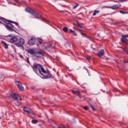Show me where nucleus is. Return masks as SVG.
Wrapping results in <instances>:
<instances>
[{
	"label": "nucleus",
	"instance_id": "obj_3",
	"mask_svg": "<svg viewBox=\"0 0 128 128\" xmlns=\"http://www.w3.org/2000/svg\"><path fill=\"white\" fill-rule=\"evenodd\" d=\"M25 10H26V12H28V14H32V16H34V18H40L38 17V12H36L34 10L30 8H26Z\"/></svg>",
	"mask_w": 128,
	"mask_h": 128
},
{
	"label": "nucleus",
	"instance_id": "obj_31",
	"mask_svg": "<svg viewBox=\"0 0 128 128\" xmlns=\"http://www.w3.org/2000/svg\"><path fill=\"white\" fill-rule=\"evenodd\" d=\"M72 34H74V36H78V34H76V33L74 31V32L72 33Z\"/></svg>",
	"mask_w": 128,
	"mask_h": 128
},
{
	"label": "nucleus",
	"instance_id": "obj_27",
	"mask_svg": "<svg viewBox=\"0 0 128 128\" xmlns=\"http://www.w3.org/2000/svg\"><path fill=\"white\" fill-rule=\"evenodd\" d=\"M46 74H48V75L51 74L50 72V70H46Z\"/></svg>",
	"mask_w": 128,
	"mask_h": 128
},
{
	"label": "nucleus",
	"instance_id": "obj_7",
	"mask_svg": "<svg viewBox=\"0 0 128 128\" xmlns=\"http://www.w3.org/2000/svg\"><path fill=\"white\" fill-rule=\"evenodd\" d=\"M34 56H36V58H42V56H44V53L40 52H35Z\"/></svg>",
	"mask_w": 128,
	"mask_h": 128
},
{
	"label": "nucleus",
	"instance_id": "obj_37",
	"mask_svg": "<svg viewBox=\"0 0 128 128\" xmlns=\"http://www.w3.org/2000/svg\"><path fill=\"white\" fill-rule=\"evenodd\" d=\"M119 0V2H126V0Z\"/></svg>",
	"mask_w": 128,
	"mask_h": 128
},
{
	"label": "nucleus",
	"instance_id": "obj_40",
	"mask_svg": "<svg viewBox=\"0 0 128 128\" xmlns=\"http://www.w3.org/2000/svg\"><path fill=\"white\" fill-rule=\"evenodd\" d=\"M27 62H28V63L30 62V60H28V58H27Z\"/></svg>",
	"mask_w": 128,
	"mask_h": 128
},
{
	"label": "nucleus",
	"instance_id": "obj_4",
	"mask_svg": "<svg viewBox=\"0 0 128 128\" xmlns=\"http://www.w3.org/2000/svg\"><path fill=\"white\" fill-rule=\"evenodd\" d=\"M12 98H14V100H17L18 104L17 106H20L22 104V102H20L22 101V98H20V96H17L16 94H13L11 95ZM20 100V101H18Z\"/></svg>",
	"mask_w": 128,
	"mask_h": 128
},
{
	"label": "nucleus",
	"instance_id": "obj_39",
	"mask_svg": "<svg viewBox=\"0 0 128 128\" xmlns=\"http://www.w3.org/2000/svg\"><path fill=\"white\" fill-rule=\"evenodd\" d=\"M8 36H10V38H12V34H9Z\"/></svg>",
	"mask_w": 128,
	"mask_h": 128
},
{
	"label": "nucleus",
	"instance_id": "obj_15",
	"mask_svg": "<svg viewBox=\"0 0 128 128\" xmlns=\"http://www.w3.org/2000/svg\"><path fill=\"white\" fill-rule=\"evenodd\" d=\"M23 110L24 112H28V114H30V112H32V110L28 108L24 107Z\"/></svg>",
	"mask_w": 128,
	"mask_h": 128
},
{
	"label": "nucleus",
	"instance_id": "obj_29",
	"mask_svg": "<svg viewBox=\"0 0 128 128\" xmlns=\"http://www.w3.org/2000/svg\"><path fill=\"white\" fill-rule=\"evenodd\" d=\"M0 20H1L4 22L6 20V19L4 18H0Z\"/></svg>",
	"mask_w": 128,
	"mask_h": 128
},
{
	"label": "nucleus",
	"instance_id": "obj_11",
	"mask_svg": "<svg viewBox=\"0 0 128 128\" xmlns=\"http://www.w3.org/2000/svg\"><path fill=\"white\" fill-rule=\"evenodd\" d=\"M104 8H112V10H118V8H120V5L116 4L110 7L108 6H104Z\"/></svg>",
	"mask_w": 128,
	"mask_h": 128
},
{
	"label": "nucleus",
	"instance_id": "obj_23",
	"mask_svg": "<svg viewBox=\"0 0 128 128\" xmlns=\"http://www.w3.org/2000/svg\"><path fill=\"white\" fill-rule=\"evenodd\" d=\"M78 4H76L75 6H74L72 7V10H76V8H78Z\"/></svg>",
	"mask_w": 128,
	"mask_h": 128
},
{
	"label": "nucleus",
	"instance_id": "obj_16",
	"mask_svg": "<svg viewBox=\"0 0 128 128\" xmlns=\"http://www.w3.org/2000/svg\"><path fill=\"white\" fill-rule=\"evenodd\" d=\"M1 44L4 45L5 50H8V45L6 44V43L4 41H2Z\"/></svg>",
	"mask_w": 128,
	"mask_h": 128
},
{
	"label": "nucleus",
	"instance_id": "obj_30",
	"mask_svg": "<svg viewBox=\"0 0 128 128\" xmlns=\"http://www.w3.org/2000/svg\"><path fill=\"white\" fill-rule=\"evenodd\" d=\"M78 26H79V28H82V25L78 24Z\"/></svg>",
	"mask_w": 128,
	"mask_h": 128
},
{
	"label": "nucleus",
	"instance_id": "obj_42",
	"mask_svg": "<svg viewBox=\"0 0 128 128\" xmlns=\"http://www.w3.org/2000/svg\"><path fill=\"white\" fill-rule=\"evenodd\" d=\"M38 42H39V44H42V42L40 41H39Z\"/></svg>",
	"mask_w": 128,
	"mask_h": 128
},
{
	"label": "nucleus",
	"instance_id": "obj_14",
	"mask_svg": "<svg viewBox=\"0 0 128 128\" xmlns=\"http://www.w3.org/2000/svg\"><path fill=\"white\" fill-rule=\"evenodd\" d=\"M17 40H18V37L16 36L12 37V38L10 39V42L14 44V42H16Z\"/></svg>",
	"mask_w": 128,
	"mask_h": 128
},
{
	"label": "nucleus",
	"instance_id": "obj_6",
	"mask_svg": "<svg viewBox=\"0 0 128 128\" xmlns=\"http://www.w3.org/2000/svg\"><path fill=\"white\" fill-rule=\"evenodd\" d=\"M22 44H24V40L23 38L19 39L18 40V42L15 44L16 46H22Z\"/></svg>",
	"mask_w": 128,
	"mask_h": 128
},
{
	"label": "nucleus",
	"instance_id": "obj_18",
	"mask_svg": "<svg viewBox=\"0 0 128 128\" xmlns=\"http://www.w3.org/2000/svg\"><path fill=\"white\" fill-rule=\"evenodd\" d=\"M100 10H94V12L92 14V16H96V14H100Z\"/></svg>",
	"mask_w": 128,
	"mask_h": 128
},
{
	"label": "nucleus",
	"instance_id": "obj_19",
	"mask_svg": "<svg viewBox=\"0 0 128 128\" xmlns=\"http://www.w3.org/2000/svg\"><path fill=\"white\" fill-rule=\"evenodd\" d=\"M52 78V74L46 76L44 77H43L42 78L43 80H46V78Z\"/></svg>",
	"mask_w": 128,
	"mask_h": 128
},
{
	"label": "nucleus",
	"instance_id": "obj_32",
	"mask_svg": "<svg viewBox=\"0 0 128 128\" xmlns=\"http://www.w3.org/2000/svg\"><path fill=\"white\" fill-rule=\"evenodd\" d=\"M70 32H72V34L73 32H74V30H72V29H70Z\"/></svg>",
	"mask_w": 128,
	"mask_h": 128
},
{
	"label": "nucleus",
	"instance_id": "obj_24",
	"mask_svg": "<svg viewBox=\"0 0 128 128\" xmlns=\"http://www.w3.org/2000/svg\"><path fill=\"white\" fill-rule=\"evenodd\" d=\"M123 51H124V52H126V54H128V48H124Z\"/></svg>",
	"mask_w": 128,
	"mask_h": 128
},
{
	"label": "nucleus",
	"instance_id": "obj_41",
	"mask_svg": "<svg viewBox=\"0 0 128 128\" xmlns=\"http://www.w3.org/2000/svg\"><path fill=\"white\" fill-rule=\"evenodd\" d=\"M115 24H118V22H115Z\"/></svg>",
	"mask_w": 128,
	"mask_h": 128
},
{
	"label": "nucleus",
	"instance_id": "obj_25",
	"mask_svg": "<svg viewBox=\"0 0 128 128\" xmlns=\"http://www.w3.org/2000/svg\"><path fill=\"white\" fill-rule=\"evenodd\" d=\"M90 108H92V110L95 112L96 108L94 107V106H92V105H90Z\"/></svg>",
	"mask_w": 128,
	"mask_h": 128
},
{
	"label": "nucleus",
	"instance_id": "obj_17",
	"mask_svg": "<svg viewBox=\"0 0 128 128\" xmlns=\"http://www.w3.org/2000/svg\"><path fill=\"white\" fill-rule=\"evenodd\" d=\"M28 54H33L34 56V54H36V52H34V50H28Z\"/></svg>",
	"mask_w": 128,
	"mask_h": 128
},
{
	"label": "nucleus",
	"instance_id": "obj_38",
	"mask_svg": "<svg viewBox=\"0 0 128 128\" xmlns=\"http://www.w3.org/2000/svg\"><path fill=\"white\" fill-rule=\"evenodd\" d=\"M20 56L21 58H24V56H22V55H20Z\"/></svg>",
	"mask_w": 128,
	"mask_h": 128
},
{
	"label": "nucleus",
	"instance_id": "obj_1",
	"mask_svg": "<svg viewBox=\"0 0 128 128\" xmlns=\"http://www.w3.org/2000/svg\"><path fill=\"white\" fill-rule=\"evenodd\" d=\"M10 22H12V24H14L17 26H18V23L17 22L8 20L6 19L4 21V24L2 23V24H4L6 30L9 32H14V26L12 24H10Z\"/></svg>",
	"mask_w": 128,
	"mask_h": 128
},
{
	"label": "nucleus",
	"instance_id": "obj_8",
	"mask_svg": "<svg viewBox=\"0 0 128 128\" xmlns=\"http://www.w3.org/2000/svg\"><path fill=\"white\" fill-rule=\"evenodd\" d=\"M72 94H74L78 96L79 94H80L81 91L80 89L78 88H75L72 90Z\"/></svg>",
	"mask_w": 128,
	"mask_h": 128
},
{
	"label": "nucleus",
	"instance_id": "obj_35",
	"mask_svg": "<svg viewBox=\"0 0 128 128\" xmlns=\"http://www.w3.org/2000/svg\"><path fill=\"white\" fill-rule=\"evenodd\" d=\"M92 48L93 50H96V48L92 47Z\"/></svg>",
	"mask_w": 128,
	"mask_h": 128
},
{
	"label": "nucleus",
	"instance_id": "obj_26",
	"mask_svg": "<svg viewBox=\"0 0 128 128\" xmlns=\"http://www.w3.org/2000/svg\"><path fill=\"white\" fill-rule=\"evenodd\" d=\"M84 110H88V106H84Z\"/></svg>",
	"mask_w": 128,
	"mask_h": 128
},
{
	"label": "nucleus",
	"instance_id": "obj_20",
	"mask_svg": "<svg viewBox=\"0 0 128 128\" xmlns=\"http://www.w3.org/2000/svg\"><path fill=\"white\" fill-rule=\"evenodd\" d=\"M82 36L84 38H90V37L87 36L86 34L84 33H82Z\"/></svg>",
	"mask_w": 128,
	"mask_h": 128
},
{
	"label": "nucleus",
	"instance_id": "obj_28",
	"mask_svg": "<svg viewBox=\"0 0 128 128\" xmlns=\"http://www.w3.org/2000/svg\"><path fill=\"white\" fill-rule=\"evenodd\" d=\"M120 14H126V12H124L122 10H120Z\"/></svg>",
	"mask_w": 128,
	"mask_h": 128
},
{
	"label": "nucleus",
	"instance_id": "obj_33",
	"mask_svg": "<svg viewBox=\"0 0 128 128\" xmlns=\"http://www.w3.org/2000/svg\"><path fill=\"white\" fill-rule=\"evenodd\" d=\"M70 32H72V34L73 32H74V30H72V29H70Z\"/></svg>",
	"mask_w": 128,
	"mask_h": 128
},
{
	"label": "nucleus",
	"instance_id": "obj_10",
	"mask_svg": "<svg viewBox=\"0 0 128 128\" xmlns=\"http://www.w3.org/2000/svg\"><path fill=\"white\" fill-rule=\"evenodd\" d=\"M126 38H128V35H122L121 38V42L125 44H128V40Z\"/></svg>",
	"mask_w": 128,
	"mask_h": 128
},
{
	"label": "nucleus",
	"instance_id": "obj_34",
	"mask_svg": "<svg viewBox=\"0 0 128 128\" xmlns=\"http://www.w3.org/2000/svg\"><path fill=\"white\" fill-rule=\"evenodd\" d=\"M59 128H66V126H64V125H62L59 127Z\"/></svg>",
	"mask_w": 128,
	"mask_h": 128
},
{
	"label": "nucleus",
	"instance_id": "obj_5",
	"mask_svg": "<svg viewBox=\"0 0 128 128\" xmlns=\"http://www.w3.org/2000/svg\"><path fill=\"white\" fill-rule=\"evenodd\" d=\"M14 82L20 90H24V86H22V83H20V81L14 80Z\"/></svg>",
	"mask_w": 128,
	"mask_h": 128
},
{
	"label": "nucleus",
	"instance_id": "obj_43",
	"mask_svg": "<svg viewBox=\"0 0 128 128\" xmlns=\"http://www.w3.org/2000/svg\"><path fill=\"white\" fill-rule=\"evenodd\" d=\"M0 24H2V22L1 21H0Z\"/></svg>",
	"mask_w": 128,
	"mask_h": 128
},
{
	"label": "nucleus",
	"instance_id": "obj_13",
	"mask_svg": "<svg viewBox=\"0 0 128 128\" xmlns=\"http://www.w3.org/2000/svg\"><path fill=\"white\" fill-rule=\"evenodd\" d=\"M54 46H56V44L51 42L49 45H47L45 47V48L46 50H48L50 48H54Z\"/></svg>",
	"mask_w": 128,
	"mask_h": 128
},
{
	"label": "nucleus",
	"instance_id": "obj_9",
	"mask_svg": "<svg viewBox=\"0 0 128 128\" xmlns=\"http://www.w3.org/2000/svg\"><path fill=\"white\" fill-rule=\"evenodd\" d=\"M36 44V38L32 37L31 38L28 40V44L29 46H32Z\"/></svg>",
	"mask_w": 128,
	"mask_h": 128
},
{
	"label": "nucleus",
	"instance_id": "obj_36",
	"mask_svg": "<svg viewBox=\"0 0 128 128\" xmlns=\"http://www.w3.org/2000/svg\"><path fill=\"white\" fill-rule=\"evenodd\" d=\"M124 64H128V60H124Z\"/></svg>",
	"mask_w": 128,
	"mask_h": 128
},
{
	"label": "nucleus",
	"instance_id": "obj_21",
	"mask_svg": "<svg viewBox=\"0 0 128 128\" xmlns=\"http://www.w3.org/2000/svg\"><path fill=\"white\" fill-rule=\"evenodd\" d=\"M32 124H38V120H32Z\"/></svg>",
	"mask_w": 128,
	"mask_h": 128
},
{
	"label": "nucleus",
	"instance_id": "obj_22",
	"mask_svg": "<svg viewBox=\"0 0 128 128\" xmlns=\"http://www.w3.org/2000/svg\"><path fill=\"white\" fill-rule=\"evenodd\" d=\"M63 30L64 32H68V27H64L63 28Z\"/></svg>",
	"mask_w": 128,
	"mask_h": 128
},
{
	"label": "nucleus",
	"instance_id": "obj_2",
	"mask_svg": "<svg viewBox=\"0 0 128 128\" xmlns=\"http://www.w3.org/2000/svg\"><path fill=\"white\" fill-rule=\"evenodd\" d=\"M32 68L35 72H38V70L39 74H42V76H43L42 74H46V70L40 64L34 63V64L32 66Z\"/></svg>",
	"mask_w": 128,
	"mask_h": 128
},
{
	"label": "nucleus",
	"instance_id": "obj_12",
	"mask_svg": "<svg viewBox=\"0 0 128 128\" xmlns=\"http://www.w3.org/2000/svg\"><path fill=\"white\" fill-rule=\"evenodd\" d=\"M104 54V50L102 49L100 50L98 53L96 54V56H98V58H102Z\"/></svg>",
	"mask_w": 128,
	"mask_h": 128
}]
</instances>
